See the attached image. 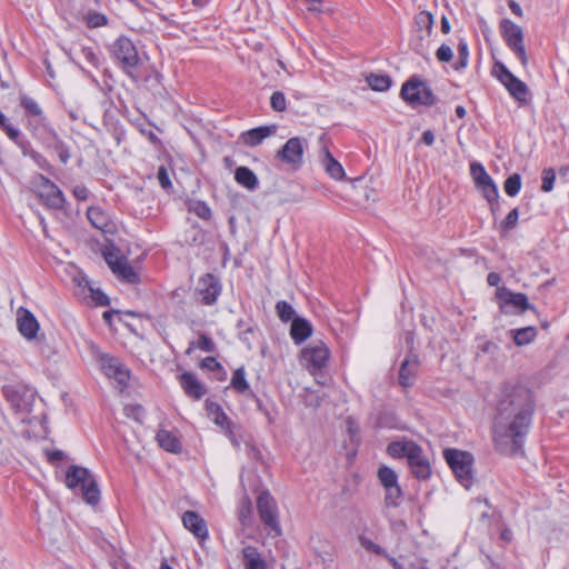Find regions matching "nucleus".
Returning <instances> with one entry per match:
<instances>
[{
	"instance_id": "c756f323",
	"label": "nucleus",
	"mask_w": 569,
	"mask_h": 569,
	"mask_svg": "<svg viewBox=\"0 0 569 569\" xmlns=\"http://www.w3.org/2000/svg\"><path fill=\"white\" fill-rule=\"evenodd\" d=\"M246 569H266V562L262 560L258 549L247 546L242 550Z\"/></svg>"
},
{
	"instance_id": "3c124183",
	"label": "nucleus",
	"mask_w": 569,
	"mask_h": 569,
	"mask_svg": "<svg viewBox=\"0 0 569 569\" xmlns=\"http://www.w3.org/2000/svg\"><path fill=\"white\" fill-rule=\"evenodd\" d=\"M124 413L127 417L141 422L144 416V409L140 405H130L124 407Z\"/></svg>"
},
{
	"instance_id": "4c0bfd02",
	"label": "nucleus",
	"mask_w": 569,
	"mask_h": 569,
	"mask_svg": "<svg viewBox=\"0 0 569 569\" xmlns=\"http://www.w3.org/2000/svg\"><path fill=\"white\" fill-rule=\"evenodd\" d=\"M276 312L279 319L283 322H288L290 320L292 321L296 315L293 307L284 300L278 301L276 303Z\"/></svg>"
},
{
	"instance_id": "f03ea898",
	"label": "nucleus",
	"mask_w": 569,
	"mask_h": 569,
	"mask_svg": "<svg viewBox=\"0 0 569 569\" xmlns=\"http://www.w3.org/2000/svg\"><path fill=\"white\" fill-rule=\"evenodd\" d=\"M66 485L70 489L80 487L83 500L96 506L100 501V490L93 476L87 468L70 466L66 472Z\"/></svg>"
},
{
	"instance_id": "a211bd4d",
	"label": "nucleus",
	"mask_w": 569,
	"mask_h": 569,
	"mask_svg": "<svg viewBox=\"0 0 569 569\" xmlns=\"http://www.w3.org/2000/svg\"><path fill=\"white\" fill-rule=\"evenodd\" d=\"M182 523L186 529L192 532L200 540L209 536L206 520L196 511L188 510L182 515Z\"/></svg>"
},
{
	"instance_id": "c85d7f7f",
	"label": "nucleus",
	"mask_w": 569,
	"mask_h": 569,
	"mask_svg": "<svg viewBox=\"0 0 569 569\" xmlns=\"http://www.w3.org/2000/svg\"><path fill=\"white\" fill-rule=\"evenodd\" d=\"M213 421L217 426H219L226 432V435L230 439L231 443L236 448H239L240 442L238 441L236 433H234V429L237 428V426L229 419V417L226 415V412L222 411V412H219L218 415H216V417L213 418Z\"/></svg>"
},
{
	"instance_id": "b1692460",
	"label": "nucleus",
	"mask_w": 569,
	"mask_h": 569,
	"mask_svg": "<svg viewBox=\"0 0 569 569\" xmlns=\"http://www.w3.org/2000/svg\"><path fill=\"white\" fill-rule=\"evenodd\" d=\"M418 366L417 356H410L401 363L398 380L403 388L412 386Z\"/></svg>"
},
{
	"instance_id": "6ab92c4d",
	"label": "nucleus",
	"mask_w": 569,
	"mask_h": 569,
	"mask_svg": "<svg viewBox=\"0 0 569 569\" xmlns=\"http://www.w3.org/2000/svg\"><path fill=\"white\" fill-rule=\"evenodd\" d=\"M179 381L184 393L194 400L201 399L207 392L204 386L192 372H183L179 377Z\"/></svg>"
},
{
	"instance_id": "680f3d73",
	"label": "nucleus",
	"mask_w": 569,
	"mask_h": 569,
	"mask_svg": "<svg viewBox=\"0 0 569 569\" xmlns=\"http://www.w3.org/2000/svg\"><path fill=\"white\" fill-rule=\"evenodd\" d=\"M78 52H83V54L86 56V58L88 59V61L96 66L97 62H98V59H97V56L94 54V51L91 49V48H81L78 50Z\"/></svg>"
},
{
	"instance_id": "6e6552de",
	"label": "nucleus",
	"mask_w": 569,
	"mask_h": 569,
	"mask_svg": "<svg viewBox=\"0 0 569 569\" xmlns=\"http://www.w3.org/2000/svg\"><path fill=\"white\" fill-rule=\"evenodd\" d=\"M500 30L507 46L520 59L523 67L528 63V57L523 43L522 28L509 19H503L500 22Z\"/></svg>"
},
{
	"instance_id": "bf43d9fd",
	"label": "nucleus",
	"mask_w": 569,
	"mask_h": 569,
	"mask_svg": "<svg viewBox=\"0 0 569 569\" xmlns=\"http://www.w3.org/2000/svg\"><path fill=\"white\" fill-rule=\"evenodd\" d=\"M8 134V137L11 139V140H17L20 136V131L16 128H13L12 126L8 124L7 123V120L4 121V126H0Z\"/></svg>"
},
{
	"instance_id": "cd10ccee",
	"label": "nucleus",
	"mask_w": 569,
	"mask_h": 569,
	"mask_svg": "<svg viewBox=\"0 0 569 569\" xmlns=\"http://www.w3.org/2000/svg\"><path fill=\"white\" fill-rule=\"evenodd\" d=\"M236 181L248 190H256L259 181L254 172L248 167H239L234 171Z\"/></svg>"
},
{
	"instance_id": "dca6fc26",
	"label": "nucleus",
	"mask_w": 569,
	"mask_h": 569,
	"mask_svg": "<svg viewBox=\"0 0 569 569\" xmlns=\"http://www.w3.org/2000/svg\"><path fill=\"white\" fill-rule=\"evenodd\" d=\"M303 151V140L299 137H293L278 151L277 157L293 168H299L302 164Z\"/></svg>"
},
{
	"instance_id": "ea45409f",
	"label": "nucleus",
	"mask_w": 569,
	"mask_h": 569,
	"mask_svg": "<svg viewBox=\"0 0 569 569\" xmlns=\"http://www.w3.org/2000/svg\"><path fill=\"white\" fill-rule=\"evenodd\" d=\"M102 253L106 262L112 271L118 268L119 263L124 259L119 254V250L116 247H107Z\"/></svg>"
},
{
	"instance_id": "7ed1b4c3",
	"label": "nucleus",
	"mask_w": 569,
	"mask_h": 569,
	"mask_svg": "<svg viewBox=\"0 0 569 569\" xmlns=\"http://www.w3.org/2000/svg\"><path fill=\"white\" fill-rule=\"evenodd\" d=\"M443 458L453 471L458 481L466 488L469 489L472 486V465L473 457L468 451L459 449H446L443 451Z\"/></svg>"
},
{
	"instance_id": "c03bdc74",
	"label": "nucleus",
	"mask_w": 569,
	"mask_h": 569,
	"mask_svg": "<svg viewBox=\"0 0 569 569\" xmlns=\"http://www.w3.org/2000/svg\"><path fill=\"white\" fill-rule=\"evenodd\" d=\"M518 219H519V211H518V208H515L501 221L500 228H501L502 232H508V231L512 230L517 226Z\"/></svg>"
},
{
	"instance_id": "58836bf2",
	"label": "nucleus",
	"mask_w": 569,
	"mask_h": 569,
	"mask_svg": "<svg viewBox=\"0 0 569 569\" xmlns=\"http://www.w3.org/2000/svg\"><path fill=\"white\" fill-rule=\"evenodd\" d=\"M505 191L509 197H515L521 189V177L519 173L509 176L503 184Z\"/></svg>"
},
{
	"instance_id": "4468645a",
	"label": "nucleus",
	"mask_w": 569,
	"mask_h": 569,
	"mask_svg": "<svg viewBox=\"0 0 569 569\" xmlns=\"http://www.w3.org/2000/svg\"><path fill=\"white\" fill-rule=\"evenodd\" d=\"M38 196L49 208L60 209L63 207L64 197L62 191L43 176L39 178Z\"/></svg>"
},
{
	"instance_id": "5701e85b",
	"label": "nucleus",
	"mask_w": 569,
	"mask_h": 569,
	"mask_svg": "<svg viewBox=\"0 0 569 569\" xmlns=\"http://www.w3.org/2000/svg\"><path fill=\"white\" fill-rule=\"evenodd\" d=\"M312 325L305 318L296 317L292 319L290 336L296 345H301L312 335Z\"/></svg>"
},
{
	"instance_id": "f3484780",
	"label": "nucleus",
	"mask_w": 569,
	"mask_h": 569,
	"mask_svg": "<svg viewBox=\"0 0 569 569\" xmlns=\"http://www.w3.org/2000/svg\"><path fill=\"white\" fill-rule=\"evenodd\" d=\"M17 326L19 332L27 339H36L39 330V322L36 317L27 309L20 308L18 311Z\"/></svg>"
},
{
	"instance_id": "39448f33",
	"label": "nucleus",
	"mask_w": 569,
	"mask_h": 569,
	"mask_svg": "<svg viewBox=\"0 0 569 569\" xmlns=\"http://www.w3.org/2000/svg\"><path fill=\"white\" fill-rule=\"evenodd\" d=\"M91 350L99 362L101 370L107 377L113 378L119 385H128L130 380V371L118 358L109 353L101 352L96 346H92Z\"/></svg>"
},
{
	"instance_id": "0eeeda50",
	"label": "nucleus",
	"mask_w": 569,
	"mask_h": 569,
	"mask_svg": "<svg viewBox=\"0 0 569 569\" xmlns=\"http://www.w3.org/2000/svg\"><path fill=\"white\" fill-rule=\"evenodd\" d=\"M330 358V350L321 340H316L305 347L301 351V359L306 368L312 375L323 369Z\"/></svg>"
},
{
	"instance_id": "e433bc0d",
	"label": "nucleus",
	"mask_w": 569,
	"mask_h": 569,
	"mask_svg": "<svg viewBox=\"0 0 569 569\" xmlns=\"http://www.w3.org/2000/svg\"><path fill=\"white\" fill-rule=\"evenodd\" d=\"M457 50H458V60L455 63L453 68H455V70L459 71V70L465 69L468 66V61H469V49H468V44L465 39H460V41L458 42V46H457Z\"/></svg>"
},
{
	"instance_id": "f704fd0d",
	"label": "nucleus",
	"mask_w": 569,
	"mask_h": 569,
	"mask_svg": "<svg viewBox=\"0 0 569 569\" xmlns=\"http://www.w3.org/2000/svg\"><path fill=\"white\" fill-rule=\"evenodd\" d=\"M385 503L387 507H398L401 502L402 490L398 483L385 488Z\"/></svg>"
},
{
	"instance_id": "bb28decb",
	"label": "nucleus",
	"mask_w": 569,
	"mask_h": 569,
	"mask_svg": "<svg viewBox=\"0 0 569 569\" xmlns=\"http://www.w3.org/2000/svg\"><path fill=\"white\" fill-rule=\"evenodd\" d=\"M87 217L94 228L101 230L102 232H108L110 230L109 217L101 208H89L87 211Z\"/></svg>"
},
{
	"instance_id": "f257e3e1",
	"label": "nucleus",
	"mask_w": 569,
	"mask_h": 569,
	"mask_svg": "<svg viewBox=\"0 0 569 569\" xmlns=\"http://www.w3.org/2000/svg\"><path fill=\"white\" fill-rule=\"evenodd\" d=\"M535 412L532 391L522 385L506 386L493 420L496 449L505 456H522Z\"/></svg>"
},
{
	"instance_id": "a18cd8bd",
	"label": "nucleus",
	"mask_w": 569,
	"mask_h": 569,
	"mask_svg": "<svg viewBox=\"0 0 569 569\" xmlns=\"http://www.w3.org/2000/svg\"><path fill=\"white\" fill-rule=\"evenodd\" d=\"M3 395L7 401L10 402L16 410H20L22 398L21 395L16 389L11 387H6L3 388Z\"/></svg>"
},
{
	"instance_id": "72a5a7b5",
	"label": "nucleus",
	"mask_w": 569,
	"mask_h": 569,
	"mask_svg": "<svg viewBox=\"0 0 569 569\" xmlns=\"http://www.w3.org/2000/svg\"><path fill=\"white\" fill-rule=\"evenodd\" d=\"M230 385L239 393H246L250 389V386L246 379V371L243 367H240L233 371Z\"/></svg>"
},
{
	"instance_id": "aec40b11",
	"label": "nucleus",
	"mask_w": 569,
	"mask_h": 569,
	"mask_svg": "<svg viewBox=\"0 0 569 569\" xmlns=\"http://www.w3.org/2000/svg\"><path fill=\"white\" fill-rule=\"evenodd\" d=\"M326 134H322L319 139L320 143L322 144V166L331 178L336 180H342L345 178V170L329 151L328 147L326 146Z\"/></svg>"
},
{
	"instance_id": "37998d69",
	"label": "nucleus",
	"mask_w": 569,
	"mask_h": 569,
	"mask_svg": "<svg viewBox=\"0 0 569 569\" xmlns=\"http://www.w3.org/2000/svg\"><path fill=\"white\" fill-rule=\"evenodd\" d=\"M189 210L203 220L211 218V209L204 201L192 202Z\"/></svg>"
},
{
	"instance_id": "09e8293b",
	"label": "nucleus",
	"mask_w": 569,
	"mask_h": 569,
	"mask_svg": "<svg viewBox=\"0 0 569 569\" xmlns=\"http://www.w3.org/2000/svg\"><path fill=\"white\" fill-rule=\"evenodd\" d=\"M555 180H556V172H555V170L551 169V168L545 169L542 171L541 190L545 191V192L551 191L552 188H553Z\"/></svg>"
},
{
	"instance_id": "864d4df0",
	"label": "nucleus",
	"mask_w": 569,
	"mask_h": 569,
	"mask_svg": "<svg viewBox=\"0 0 569 569\" xmlns=\"http://www.w3.org/2000/svg\"><path fill=\"white\" fill-rule=\"evenodd\" d=\"M158 181L163 189L171 188V180L168 170L164 166L159 167L157 173Z\"/></svg>"
},
{
	"instance_id": "1a4fd4ad",
	"label": "nucleus",
	"mask_w": 569,
	"mask_h": 569,
	"mask_svg": "<svg viewBox=\"0 0 569 569\" xmlns=\"http://www.w3.org/2000/svg\"><path fill=\"white\" fill-rule=\"evenodd\" d=\"M493 72L511 97L521 103L527 102L529 89L523 81L513 76L502 62L495 63Z\"/></svg>"
},
{
	"instance_id": "4d7b16f0",
	"label": "nucleus",
	"mask_w": 569,
	"mask_h": 569,
	"mask_svg": "<svg viewBox=\"0 0 569 569\" xmlns=\"http://www.w3.org/2000/svg\"><path fill=\"white\" fill-rule=\"evenodd\" d=\"M206 409H207L209 416L212 417V419L216 417V415L223 411V409L221 408L220 405L209 401V400L206 401Z\"/></svg>"
},
{
	"instance_id": "c9c22d12",
	"label": "nucleus",
	"mask_w": 569,
	"mask_h": 569,
	"mask_svg": "<svg viewBox=\"0 0 569 569\" xmlns=\"http://www.w3.org/2000/svg\"><path fill=\"white\" fill-rule=\"evenodd\" d=\"M378 479L383 488L392 487L398 483L397 473L387 466H381L378 469Z\"/></svg>"
},
{
	"instance_id": "ddd939ff",
	"label": "nucleus",
	"mask_w": 569,
	"mask_h": 569,
	"mask_svg": "<svg viewBox=\"0 0 569 569\" xmlns=\"http://www.w3.org/2000/svg\"><path fill=\"white\" fill-rule=\"evenodd\" d=\"M220 292L221 287L219 280L213 274L206 273L199 279L196 295L203 305H214Z\"/></svg>"
},
{
	"instance_id": "052dcab7",
	"label": "nucleus",
	"mask_w": 569,
	"mask_h": 569,
	"mask_svg": "<svg viewBox=\"0 0 569 569\" xmlns=\"http://www.w3.org/2000/svg\"><path fill=\"white\" fill-rule=\"evenodd\" d=\"M73 192V196L78 199V200H87L88 198V189L84 187V186H76L72 190Z\"/></svg>"
},
{
	"instance_id": "412c9836",
	"label": "nucleus",
	"mask_w": 569,
	"mask_h": 569,
	"mask_svg": "<svg viewBox=\"0 0 569 569\" xmlns=\"http://www.w3.org/2000/svg\"><path fill=\"white\" fill-rule=\"evenodd\" d=\"M277 126H261L243 132L240 137L241 141L249 147L260 144L266 138L274 134Z\"/></svg>"
},
{
	"instance_id": "338daca9",
	"label": "nucleus",
	"mask_w": 569,
	"mask_h": 569,
	"mask_svg": "<svg viewBox=\"0 0 569 569\" xmlns=\"http://www.w3.org/2000/svg\"><path fill=\"white\" fill-rule=\"evenodd\" d=\"M501 278L498 273L496 272H490L487 277V281L489 283V286H492V287H497L500 282Z\"/></svg>"
},
{
	"instance_id": "0e129e2a",
	"label": "nucleus",
	"mask_w": 569,
	"mask_h": 569,
	"mask_svg": "<svg viewBox=\"0 0 569 569\" xmlns=\"http://www.w3.org/2000/svg\"><path fill=\"white\" fill-rule=\"evenodd\" d=\"M58 156H59V159L62 163H67L70 159V152L67 148H64L63 146H60L58 148Z\"/></svg>"
},
{
	"instance_id": "a878e982",
	"label": "nucleus",
	"mask_w": 569,
	"mask_h": 569,
	"mask_svg": "<svg viewBox=\"0 0 569 569\" xmlns=\"http://www.w3.org/2000/svg\"><path fill=\"white\" fill-rule=\"evenodd\" d=\"M418 445L413 441H393L387 447V452L392 458H407L409 460L410 455L417 451Z\"/></svg>"
},
{
	"instance_id": "9d476101",
	"label": "nucleus",
	"mask_w": 569,
	"mask_h": 569,
	"mask_svg": "<svg viewBox=\"0 0 569 569\" xmlns=\"http://www.w3.org/2000/svg\"><path fill=\"white\" fill-rule=\"evenodd\" d=\"M470 172L475 180L477 189L482 193L487 201L491 204L492 213H496L493 203L498 201L499 192L492 178L487 173L486 169L480 163H471Z\"/></svg>"
},
{
	"instance_id": "79ce46f5",
	"label": "nucleus",
	"mask_w": 569,
	"mask_h": 569,
	"mask_svg": "<svg viewBox=\"0 0 569 569\" xmlns=\"http://www.w3.org/2000/svg\"><path fill=\"white\" fill-rule=\"evenodd\" d=\"M20 104L21 107L24 108V110L33 116V117H38V118H43L42 117V110L41 108L39 107V104L37 103L36 100H33L32 98L28 97V96H22L20 98Z\"/></svg>"
},
{
	"instance_id": "473e14b6",
	"label": "nucleus",
	"mask_w": 569,
	"mask_h": 569,
	"mask_svg": "<svg viewBox=\"0 0 569 569\" xmlns=\"http://www.w3.org/2000/svg\"><path fill=\"white\" fill-rule=\"evenodd\" d=\"M366 80L369 87L375 91H386L392 83L391 78L387 74L370 73Z\"/></svg>"
},
{
	"instance_id": "393cba45",
	"label": "nucleus",
	"mask_w": 569,
	"mask_h": 569,
	"mask_svg": "<svg viewBox=\"0 0 569 569\" xmlns=\"http://www.w3.org/2000/svg\"><path fill=\"white\" fill-rule=\"evenodd\" d=\"M156 440L159 446L168 452H181L182 447L179 438L169 430L159 429L156 436Z\"/></svg>"
},
{
	"instance_id": "5fc2aeb1",
	"label": "nucleus",
	"mask_w": 569,
	"mask_h": 569,
	"mask_svg": "<svg viewBox=\"0 0 569 569\" xmlns=\"http://www.w3.org/2000/svg\"><path fill=\"white\" fill-rule=\"evenodd\" d=\"M91 292V298L93 301L99 306H108L109 305V298L108 296L102 292L100 289L90 288L89 290Z\"/></svg>"
},
{
	"instance_id": "9b49d317",
	"label": "nucleus",
	"mask_w": 569,
	"mask_h": 569,
	"mask_svg": "<svg viewBox=\"0 0 569 569\" xmlns=\"http://www.w3.org/2000/svg\"><path fill=\"white\" fill-rule=\"evenodd\" d=\"M257 509L263 525L270 528L276 535H280L281 528L279 525L277 502L269 491H262L258 496Z\"/></svg>"
},
{
	"instance_id": "4be33fe9",
	"label": "nucleus",
	"mask_w": 569,
	"mask_h": 569,
	"mask_svg": "<svg viewBox=\"0 0 569 569\" xmlns=\"http://www.w3.org/2000/svg\"><path fill=\"white\" fill-rule=\"evenodd\" d=\"M409 467L411 468L412 473L418 479H427L431 473V468L428 459L422 455V449L420 446L417 451L410 455L408 460Z\"/></svg>"
},
{
	"instance_id": "69168bd1",
	"label": "nucleus",
	"mask_w": 569,
	"mask_h": 569,
	"mask_svg": "<svg viewBox=\"0 0 569 569\" xmlns=\"http://www.w3.org/2000/svg\"><path fill=\"white\" fill-rule=\"evenodd\" d=\"M422 142L427 146H432L433 142H435V134L431 130H426L423 133H422Z\"/></svg>"
},
{
	"instance_id": "49530a36",
	"label": "nucleus",
	"mask_w": 569,
	"mask_h": 569,
	"mask_svg": "<svg viewBox=\"0 0 569 569\" xmlns=\"http://www.w3.org/2000/svg\"><path fill=\"white\" fill-rule=\"evenodd\" d=\"M87 24L90 28H99L107 26L108 19L100 12H89L86 18Z\"/></svg>"
},
{
	"instance_id": "2eb2a0df",
	"label": "nucleus",
	"mask_w": 569,
	"mask_h": 569,
	"mask_svg": "<svg viewBox=\"0 0 569 569\" xmlns=\"http://www.w3.org/2000/svg\"><path fill=\"white\" fill-rule=\"evenodd\" d=\"M496 296L499 300L500 309L505 312L506 307L511 306L517 309L520 313L526 310H533L535 307L529 303L528 298L522 292H512L506 287L497 289Z\"/></svg>"
},
{
	"instance_id": "8fccbe9b",
	"label": "nucleus",
	"mask_w": 569,
	"mask_h": 569,
	"mask_svg": "<svg viewBox=\"0 0 569 569\" xmlns=\"http://www.w3.org/2000/svg\"><path fill=\"white\" fill-rule=\"evenodd\" d=\"M360 545L368 551H371L376 555H380L382 557H388V553L383 548H381L380 546H378L377 543H375L373 541L366 537H360Z\"/></svg>"
},
{
	"instance_id": "20e7f679",
	"label": "nucleus",
	"mask_w": 569,
	"mask_h": 569,
	"mask_svg": "<svg viewBox=\"0 0 569 569\" xmlns=\"http://www.w3.org/2000/svg\"><path fill=\"white\" fill-rule=\"evenodd\" d=\"M110 52L118 66L129 77H133V71L141 62L138 50L133 42L127 37H119L112 43Z\"/></svg>"
},
{
	"instance_id": "423d86ee",
	"label": "nucleus",
	"mask_w": 569,
	"mask_h": 569,
	"mask_svg": "<svg viewBox=\"0 0 569 569\" xmlns=\"http://www.w3.org/2000/svg\"><path fill=\"white\" fill-rule=\"evenodd\" d=\"M401 97L410 104L432 106L436 102L429 86L416 77L410 78L403 83Z\"/></svg>"
},
{
	"instance_id": "7c9ffc66",
	"label": "nucleus",
	"mask_w": 569,
	"mask_h": 569,
	"mask_svg": "<svg viewBox=\"0 0 569 569\" xmlns=\"http://www.w3.org/2000/svg\"><path fill=\"white\" fill-rule=\"evenodd\" d=\"M509 332L512 336L513 342L518 347L529 345L537 337V329L532 326L520 328V329H512Z\"/></svg>"
},
{
	"instance_id": "2f4dec72",
	"label": "nucleus",
	"mask_w": 569,
	"mask_h": 569,
	"mask_svg": "<svg viewBox=\"0 0 569 569\" xmlns=\"http://www.w3.org/2000/svg\"><path fill=\"white\" fill-rule=\"evenodd\" d=\"M118 278L129 283L139 282V276L134 271L131 264L128 263L127 259H123L118 268L112 271Z\"/></svg>"
},
{
	"instance_id": "e2e57ef3",
	"label": "nucleus",
	"mask_w": 569,
	"mask_h": 569,
	"mask_svg": "<svg viewBox=\"0 0 569 569\" xmlns=\"http://www.w3.org/2000/svg\"><path fill=\"white\" fill-rule=\"evenodd\" d=\"M73 280L78 287L88 288L89 290L90 288H92L90 284V280L84 274H79L78 277H74Z\"/></svg>"
},
{
	"instance_id": "603ef678",
	"label": "nucleus",
	"mask_w": 569,
	"mask_h": 569,
	"mask_svg": "<svg viewBox=\"0 0 569 569\" xmlns=\"http://www.w3.org/2000/svg\"><path fill=\"white\" fill-rule=\"evenodd\" d=\"M436 57L440 62H449L453 58V51L450 46L443 43L438 48Z\"/></svg>"
},
{
	"instance_id": "6e6d98bb",
	"label": "nucleus",
	"mask_w": 569,
	"mask_h": 569,
	"mask_svg": "<svg viewBox=\"0 0 569 569\" xmlns=\"http://www.w3.org/2000/svg\"><path fill=\"white\" fill-rule=\"evenodd\" d=\"M201 368L208 369L209 371H217L221 369L220 362L217 361L213 357H207L204 358L201 363Z\"/></svg>"
},
{
	"instance_id": "13d9d810",
	"label": "nucleus",
	"mask_w": 569,
	"mask_h": 569,
	"mask_svg": "<svg viewBox=\"0 0 569 569\" xmlns=\"http://www.w3.org/2000/svg\"><path fill=\"white\" fill-rule=\"evenodd\" d=\"M250 511H251V503H250V500L247 499L242 502V506L239 511V518L242 523H244L246 518L250 515Z\"/></svg>"
},
{
	"instance_id": "a19ab883",
	"label": "nucleus",
	"mask_w": 569,
	"mask_h": 569,
	"mask_svg": "<svg viewBox=\"0 0 569 569\" xmlns=\"http://www.w3.org/2000/svg\"><path fill=\"white\" fill-rule=\"evenodd\" d=\"M192 348H198L206 352H213L214 351V342L210 337H208L204 333H201L199 336V340L196 342H191L189 349L187 350V353L189 355L192 350Z\"/></svg>"
},
{
	"instance_id": "de8ad7c7",
	"label": "nucleus",
	"mask_w": 569,
	"mask_h": 569,
	"mask_svg": "<svg viewBox=\"0 0 569 569\" xmlns=\"http://www.w3.org/2000/svg\"><path fill=\"white\" fill-rule=\"evenodd\" d=\"M270 104L277 112L284 111L287 108L284 94L281 91H274L270 98Z\"/></svg>"
},
{
	"instance_id": "774afa93",
	"label": "nucleus",
	"mask_w": 569,
	"mask_h": 569,
	"mask_svg": "<svg viewBox=\"0 0 569 569\" xmlns=\"http://www.w3.org/2000/svg\"><path fill=\"white\" fill-rule=\"evenodd\" d=\"M500 539L505 542L512 540V531L509 528H503L500 532Z\"/></svg>"
},
{
	"instance_id": "f8f14e48",
	"label": "nucleus",
	"mask_w": 569,
	"mask_h": 569,
	"mask_svg": "<svg viewBox=\"0 0 569 569\" xmlns=\"http://www.w3.org/2000/svg\"><path fill=\"white\" fill-rule=\"evenodd\" d=\"M415 27L417 36L412 40V47L418 53L422 54L426 42L432 33L433 16L429 11H420L415 17Z\"/></svg>"
}]
</instances>
